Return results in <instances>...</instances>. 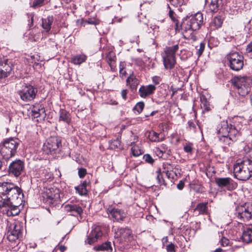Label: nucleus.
<instances>
[{
	"instance_id": "1",
	"label": "nucleus",
	"mask_w": 252,
	"mask_h": 252,
	"mask_svg": "<svg viewBox=\"0 0 252 252\" xmlns=\"http://www.w3.org/2000/svg\"><path fill=\"white\" fill-rule=\"evenodd\" d=\"M23 193L20 188L8 182L0 183V208L8 216H14L20 212Z\"/></svg>"
},
{
	"instance_id": "2",
	"label": "nucleus",
	"mask_w": 252,
	"mask_h": 252,
	"mask_svg": "<svg viewBox=\"0 0 252 252\" xmlns=\"http://www.w3.org/2000/svg\"><path fill=\"white\" fill-rule=\"evenodd\" d=\"M233 173L239 180H248L252 176V160L248 158L237 160L234 165Z\"/></svg>"
},
{
	"instance_id": "3",
	"label": "nucleus",
	"mask_w": 252,
	"mask_h": 252,
	"mask_svg": "<svg viewBox=\"0 0 252 252\" xmlns=\"http://www.w3.org/2000/svg\"><path fill=\"white\" fill-rule=\"evenodd\" d=\"M203 23V16L202 13L197 12L191 15L188 22V28H187V30H185L184 36L188 39L195 40L196 37L193 32L199 30Z\"/></svg>"
},
{
	"instance_id": "4",
	"label": "nucleus",
	"mask_w": 252,
	"mask_h": 252,
	"mask_svg": "<svg viewBox=\"0 0 252 252\" xmlns=\"http://www.w3.org/2000/svg\"><path fill=\"white\" fill-rule=\"evenodd\" d=\"M19 144V141L16 138H9L5 140L0 144V154L3 158L8 160L14 156Z\"/></svg>"
},
{
	"instance_id": "5",
	"label": "nucleus",
	"mask_w": 252,
	"mask_h": 252,
	"mask_svg": "<svg viewBox=\"0 0 252 252\" xmlns=\"http://www.w3.org/2000/svg\"><path fill=\"white\" fill-rule=\"evenodd\" d=\"M232 83L239 95L245 96L251 91L252 79L248 76H236L232 80Z\"/></svg>"
},
{
	"instance_id": "6",
	"label": "nucleus",
	"mask_w": 252,
	"mask_h": 252,
	"mask_svg": "<svg viewBox=\"0 0 252 252\" xmlns=\"http://www.w3.org/2000/svg\"><path fill=\"white\" fill-rule=\"evenodd\" d=\"M231 127L229 126L227 122L222 121L220 123V127H218V138L220 142L225 146H230L236 140L234 135L231 134Z\"/></svg>"
},
{
	"instance_id": "7",
	"label": "nucleus",
	"mask_w": 252,
	"mask_h": 252,
	"mask_svg": "<svg viewBox=\"0 0 252 252\" xmlns=\"http://www.w3.org/2000/svg\"><path fill=\"white\" fill-rule=\"evenodd\" d=\"M178 44L166 47L162 54L163 64L166 69H171L176 64L175 53L178 50Z\"/></svg>"
},
{
	"instance_id": "8",
	"label": "nucleus",
	"mask_w": 252,
	"mask_h": 252,
	"mask_svg": "<svg viewBox=\"0 0 252 252\" xmlns=\"http://www.w3.org/2000/svg\"><path fill=\"white\" fill-rule=\"evenodd\" d=\"M60 198V190L57 188L46 189L42 193L43 201L49 205H54L59 200Z\"/></svg>"
},
{
	"instance_id": "9",
	"label": "nucleus",
	"mask_w": 252,
	"mask_h": 252,
	"mask_svg": "<svg viewBox=\"0 0 252 252\" xmlns=\"http://www.w3.org/2000/svg\"><path fill=\"white\" fill-rule=\"evenodd\" d=\"M230 68L235 71L241 70L244 65V57L238 52L230 53L227 55Z\"/></svg>"
},
{
	"instance_id": "10",
	"label": "nucleus",
	"mask_w": 252,
	"mask_h": 252,
	"mask_svg": "<svg viewBox=\"0 0 252 252\" xmlns=\"http://www.w3.org/2000/svg\"><path fill=\"white\" fill-rule=\"evenodd\" d=\"M37 89L31 85H25L22 86L18 94L21 99L26 102L31 101L33 100L37 94Z\"/></svg>"
},
{
	"instance_id": "11",
	"label": "nucleus",
	"mask_w": 252,
	"mask_h": 252,
	"mask_svg": "<svg viewBox=\"0 0 252 252\" xmlns=\"http://www.w3.org/2000/svg\"><path fill=\"white\" fill-rule=\"evenodd\" d=\"M102 227L99 225H94L92 229L85 240V243L92 245L100 239L102 236Z\"/></svg>"
},
{
	"instance_id": "12",
	"label": "nucleus",
	"mask_w": 252,
	"mask_h": 252,
	"mask_svg": "<svg viewBox=\"0 0 252 252\" xmlns=\"http://www.w3.org/2000/svg\"><path fill=\"white\" fill-rule=\"evenodd\" d=\"M215 183L219 188H225L229 191L235 189L237 187V184L229 177L217 178Z\"/></svg>"
},
{
	"instance_id": "13",
	"label": "nucleus",
	"mask_w": 252,
	"mask_h": 252,
	"mask_svg": "<svg viewBox=\"0 0 252 252\" xmlns=\"http://www.w3.org/2000/svg\"><path fill=\"white\" fill-rule=\"evenodd\" d=\"M107 212L114 221H123L126 217V213L124 210L118 208H109L107 209Z\"/></svg>"
},
{
	"instance_id": "14",
	"label": "nucleus",
	"mask_w": 252,
	"mask_h": 252,
	"mask_svg": "<svg viewBox=\"0 0 252 252\" xmlns=\"http://www.w3.org/2000/svg\"><path fill=\"white\" fill-rule=\"evenodd\" d=\"M235 216L239 221L249 220L252 217L251 208H246L243 206L238 207Z\"/></svg>"
},
{
	"instance_id": "15",
	"label": "nucleus",
	"mask_w": 252,
	"mask_h": 252,
	"mask_svg": "<svg viewBox=\"0 0 252 252\" xmlns=\"http://www.w3.org/2000/svg\"><path fill=\"white\" fill-rule=\"evenodd\" d=\"M24 169V163L21 160H16L10 164L9 172L15 177H18L22 174Z\"/></svg>"
},
{
	"instance_id": "16",
	"label": "nucleus",
	"mask_w": 252,
	"mask_h": 252,
	"mask_svg": "<svg viewBox=\"0 0 252 252\" xmlns=\"http://www.w3.org/2000/svg\"><path fill=\"white\" fill-rule=\"evenodd\" d=\"M62 146V139L60 137L52 136L47 140V147L50 152L60 151Z\"/></svg>"
},
{
	"instance_id": "17",
	"label": "nucleus",
	"mask_w": 252,
	"mask_h": 252,
	"mask_svg": "<svg viewBox=\"0 0 252 252\" xmlns=\"http://www.w3.org/2000/svg\"><path fill=\"white\" fill-rule=\"evenodd\" d=\"M64 209L65 212L73 216H80L83 213L82 208L78 204L68 203L64 205Z\"/></svg>"
},
{
	"instance_id": "18",
	"label": "nucleus",
	"mask_w": 252,
	"mask_h": 252,
	"mask_svg": "<svg viewBox=\"0 0 252 252\" xmlns=\"http://www.w3.org/2000/svg\"><path fill=\"white\" fill-rule=\"evenodd\" d=\"M156 87L154 85L141 86L138 91L139 94L142 98H146L153 94L156 91Z\"/></svg>"
},
{
	"instance_id": "19",
	"label": "nucleus",
	"mask_w": 252,
	"mask_h": 252,
	"mask_svg": "<svg viewBox=\"0 0 252 252\" xmlns=\"http://www.w3.org/2000/svg\"><path fill=\"white\" fill-rule=\"evenodd\" d=\"M241 118L237 117L234 118L233 124H230V126L231 128L230 132L232 135H234L235 138L239 135V131L241 130L242 125L241 122Z\"/></svg>"
},
{
	"instance_id": "20",
	"label": "nucleus",
	"mask_w": 252,
	"mask_h": 252,
	"mask_svg": "<svg viewBox=\"0 0 252 252\" xmlns=\"http://www.w3.org/2000/svg\"><path fill=\"white\" fill-rule=\"evenodd\" d=\"M31 115L34 118H44L45 116V110L44 107L39 104L33 105Z\"/></svg>"
},
{
	"instance_id": "21",
	"label": "nucleus",
	"mask_w": 252,
	"mask_h": 252,
	"mask_svg": "<svg viewBox=\"0 0 252 252\" xmlns=\"http://www.w3.org/2000/svg\"><path fill=\"white\" fill-rule=\"evenodd\" d=\"M59 121L69 125L71 121V116L69 112L63 109H61L59 112Z\"/></svg>"
},
{
	"instance_id": "22",
	"label": "nucleus",
	"mask_w": 252,
	"mask_h": 252,
	"mask_svg": "<svg viewBox=\"0 0 252 252\" xmlns=\"http://www.w3.org/2000/svg\"><path fill=\"white\" fill-rule=\"evenodd\" d=\"M209 4V9L213 12H217L222 4V0H205Z\"/></svg>"
},
{
	"instance_id": "23",
	"label": "nucleus",
	"mask_w": 252,
	"mask_h": 252,
	"mask_svg": "<svg viewBox=\"0 0 252 252\" xmlns=\"http://www.w3.org/2000/svg\"><path fill=\"white\" fill-rule=\"evenodd\" d=\"M126 85L132 90H136L139 83V80L133 74L130 76L126 79Z\"/></svg>"
},
{
	"instance_id": "24",
	"label": "nucleus",
	"mask_w": 252,
	"mask_h": 252,
	"mask_svg": "<svg viewBox=\"0 0 252 252\" xmlns=\"http://www.w3.org/2000/svg\"><path fill=\"white\" fill-rule=\"evenodd\" d=\"M223 22L222 19L220 16L214 17L211 21L209 25V28L211 31H214L221 27Z\"/></svg>"
},
{
	"instance_id": "25",
	"label": "nucleus",
	"mask_w": 252,
	"mask_h": 252,
	"mask_svg": "<svg viewBox=\"0 0 252 252\" xmlns=\"http://www.w3.org/2000/svg\"><path fill=\"white\" fill-rule=\"evenodd\" d=\"M90 181L85 180L79 186L75 187V189L76 191L80 195H86L88 193V190L87 187L90 184Z\"/></svg>"
},
{
	"instance_id": "26",
	"label": "nucleus",
	"mask_w": 252,
	"mask_h": 252,
	"mask_svg": "<svg viewBox=\"0 0 252 252\" xmlns=\"http://www.w3.org/2000/svg\"><path fill=\"white\" fill-rule=\"evenodd\" d=\"M242 239L244 242L247 243L252 242V226L244 228Z\"/></svg>"
},
{
	"instance_id": "27",
	"label": "nucleus",
	"mask_w": 252,
	"mask_h": 252,
	"mask_svg": "<svg viewBox=\"0 0 252 252\" xmlns=\"http://www.w3.org/2000/svg\"><path fill=\"white\" fill-rule=\"evenodd\" d=\"M162 173H165L168 178H173L172 172L174 168V165L168 162H164L162 165Z\"/></svg>"
},
{
	"instance_id": "28",
	"label": "nucleus",
	"mask_w": 252,
	"mask_h": 252,
	"mask_svg": "<svg viewBox=\"0 0 252 252\" xmlns=\"http://www.w3.org/2000/svg\"><path fill=\"white\" fill-rule=\"evenodd\" d=\"M201 107L203 109V112H208L211 110V105L209 101L204 94H201L200 97Z\"/></svg>"
},
{
	"instance_id": "29",
	"label": "nucleus",
	"mask_w": 252,
	"mask_h": 252,
	"mask_svg": "<svg viewBox=\"0 0 252 252\" xmlns=\"http://www.w3.org/2000/svg\"><path fill=\"white\" fill-rule=\"evenodd\" d=\"M207 205L208 202L199 203L194 209V212L197 215L200 214H207Z\"/></svg>"
},
{
	"instance_id": "30",
	"label": "nucleus",
	"mask_w": 252,
	"mask_h": 252,
	"mask_svg": "<svg viewBox=\"0 0 252 252\" xmlns=\"http://www.w3.org/2000/svg\"><path fill=\"white\" fill-rule=\"evenodd\" d=\"M53 22L52 16H48L46 18L42 19V27L46 32L50 31Z\"/></svg>"
},
{
	"instance_id": "31",
	"label": "nucleus",
	"mask_w": 252,
	"mask_h": 252,
	"mask_svg": "<svg viewBox=\"0 0 252 252\" xmlns=\"http://www.w3.org/2000/svg\"><path fill=\"white\" fill-rule=\"evenodd\" d=\"M94 250L96 251H107L111 252L112 251V247L110 242H106L104 243L94 247Z\"/></svg>"
},
{
	"instance_id": "32",
	"label": "nucleus",
	"mask_w": 252,
	"mask_h": 252,
	"mask_svg": "<svg viewBox=\"0 0 252 252\" xmlns=\"http://www.w3.org/2000/svg\"><path fill=\"white\" fill-rule=\"evenodd\" d=\"M0 68L3 70L5 74L9 75L12 70L10 62L8 60H4L0 62Z\"/></svg>"
},
{
	"instance_id": "33",
	"label": "nucleus",
	"mask_w": 252,
	"mask_h": 252,
	"mask_svg": "<svg viewBox=\"0 0 252 252\" xmlns=\"http://www.w3.org/2000/svg\"><path fill=\"white\" fill-rule=\"evenodd\" d=\"M7 230L12 233H16L17 234H21L22 226L19 223L15 222L10 223L8 227Z\"/></svg>"
},
{
	"instance_id": "34",
	"label": "nucleus",
	"mask_w": 252,
	"mask_h": 252,
	"mask_svg": "<svg viewBox=\"0 0 252 252\" xmlns=\"http://www.w3.org/2000/svg\"><path fill=\"white\" fill-rule=\"evenodd\" d=\"M87 59V56L84 54L77 55L72 59V62L77 65H80L85 62Z\"/></svg>"
},
{
	"instance_id": "35",
	"label": "nucleus",
	"mask_w": 252,
	"mask_h": 252,
	"mask_svg": "<svg viewBox=\"0 0 252 252\" xmlns=\"http://www.w3.org/2000/svg\"><path fill=\"white\" fill-rule=\"evenodd\" d=\"M159 134L154 131H151L149 132L148 138L152 142H158L162 139L159 137Z\"/></svg>"
},
{
	"instance_id": "36",
	"label": "nucleus",
	"mask_w": 252,
	"mask_h": 252,
	"mask_svg": "<svg viewBox=\"0 0 252 252\" xmlns=\"http://www.w3.org/2000/svg\"><path fill=\"white\" fill-rule=\"evenodd\" d=\"M131 233L132 231L131 229L128 227L121 228L120 230V237L122 238H128L131 235Z\"/></svg>"
},
{
	"instance_id": "37",
	"label": "nucleus",
	"mask_w": 252,
	"mask_h": 252,
	"mask_svg": "<svg viewBox=\"0 0 252 252\" xmlns=\"http://www.w3.org/2000/svg\"><path fill=\"white\" fill-rule=\"evenodd\" d=\"M21 235L17 234L16 233H12L11 231L7 230V239L11 242H15L19 238Z\"/></svg>"
},
{
	"instance_id": "38",
	"label": "nucleus",
	"mask_w": 252,
	"mask_h": 252,
	"mask_svg": "<svg viewBox=\"0 0 252 252\" xmlns=\"http://www.w3.org/2000/svg\"><path fill=\"white\" fill-rule=\"evenodd\" d=\"M131 153L133 156L138 157L142 154L143 151L139 146L134 145L131 148Z\"/></svg>"
},
{
	"instance_id": "39",
	"label": "nucleus",
	"mask_w": 252,
	"mask_h": 252,
	"mask_svg": "<svg viewBox=\"0 0 252 252\" xmlns=\"http://www.w3.org/2000/svg\"><path fill=\"white\" fill-rule=\"evenodd\" d=\"M121 146V142L118 138L116 140L109 141V148L111 149L115 150Z\"/></svg>"
},
{
	"instance_id": "40",
	"label": "nucleus",
	"mask_w": 252,
	"mask_h": 252,
	"mask_svg": "<svg viewBox=\"0 0 252 252\" xmlns=\"http://www.w3.org/2000/svg\"><path fill=\"white\" fill-rule=\"evenodd\" d=\"M188 0H169V2L172 5L178 7L185 4Z\"/></svg>"
},
{
	"instance_id": "41",
	"label": "nucleus",
	"mask_w": 252,
	"mask_h": 252,
	"mask_svg": "<svg viewBox=\"0 0 252 252\" xmlns=\"http://www.w3.org/2000/svg\"><path fill=\"white\" fill-rule=\"evenodd\" d=\"M168 7L169 9V11L168 12V15H169V17L171 18V19L172 20V21L173 22H174L175 24H176V25L177 26L178 25V21L176 17V14L175 13L174 11L171 9L169 5L168 6Z\"/></svg>"
},
{
	"instance_id": "42",
	"label": "nucleus",
	"mask_w": 252,
	"mask_h": 252,
	"mask_svg": "<svg viewBox=\"0 0 252 252\" xmlns=\"http://www.w3.org/2000/svg\"><path fill=\"white\" fill-rule=\"evenodd\" d=\"M157 179L158 181V184L160 185H164V181L163 179V176L160 169H158L157 171Z\"/></svg>"
},
{
	"instance_id": "43",
	"label": "nucleus",
	"mask_w": 252,
	"mask_h": 252,
	"mask_svg": "<svg viewBox=\"0 0 252 252\" xmlns=\"http://www.w3.org/2000/svg\"><path fill=\"white\" fill-rule=\"evenodd\" d=\"M145 104L143 101L138 102L134 106V109L140 114L143 111Z\"/></svg>"
},
{
	"instance_id": "44",
	"label": "nucleus",
	"mask_w": 252,
	"mask_h": 252,
	"mask_svg": "<svg viewBox=\"0 0 252 252\" xmlns=\"http://www.w3.org/2000/svg\"><path fill=\"white\" fill-rule=\"evenodd\" d=\"M125 63L124 62H121L119 64V68H120V76L121 77H123L126 76V72L125 70Z\"/></svg>"
},
{
	"instance_id": "45",
	"label": "nucleus",
	"mask_w": 252,
	"mask_h": 252,
	"mask_svg": "<svg viewBox=\"0 0 252 252\" xmlns=\"http://www.w3.org/2000/svg\"><path fill=\"white\" fill-rule=\"evenodd\" d=\"M168 151V147L165 144H161L160 147L157 148L156 152H160L162 154L165 153Z\"/></svg>"
},
{
	"instance_id": "46",
	"label": "nucleus",
	"mask_w": 252,
	"mask_h": 252,
	"mask_svg": "<svg viewBox=\"0 0 252 252\" xmlns=\"http://www.w3.org/2000/svg\"><path fill=\"white\" fill-rule=\"evenodd\" d=\"M246 54L248 57L252 59V41L248 45Z\"/></svg>"
},
{
	"instance_id": "47",
	"label": "nucleus",
	"mask_w": 252,
	"mask_h": 252,
	"mask_svg": "<svg viewBox=\"0 0 252 252\" xmlns=\"http://www.w3.org/2000/svg\"><path fill=\"white\" fill-rule=\"evenodd\" d=\"M205 49V44L203 42H201L199 45V47L197 49L196 54L198 57H200L203 53Z\"/></svg>"
},
{
	"instance_id": "48",
	"label": "nucleus",
	"mask_w": 252,
	"mask_h": 252,
	"mask_svg": "<svg viewBox=\"0 0 252 252\" xmlns=\"http://www.w3.org/2000/svg\"><path fill=\"white\" fill-rule=\"evenodd\" d=\"M184 150L186 153H191L192 151V144L189 143L184 146Z\"/></svg>"
},
{
	"instance_id": "49",
	"label": "nucleus",
	"mask_w": 252,
	"mask_h": 252,
	"mask_svg": "<svg viewBox=\"0 0 252 252\" xmlns=\"http://www.w3.org/2000/svg\"><path fill=\"white\" fill-rule=\"evenodd\" d=\"M144 160L150 164H153L154 162V159L149 154H146L143 156Z\"/></svg>"
},
{
	"instance_id": "50",
	"label": "nucleus",
	"mask_w": 252,
	"mask_h": 252,
	"mask_svg": "<svg viewBox=\"0 0 252 252\" xmlns=\"http://www.w3.org/2000/svg\"><path fill=\"white\" fill-rule=\"evenodd\" d=\"M78 176L82 179L87 174V170L84 168H80L78 169Z\"/></svg>"
},
{
	"instance_id": "51",
	"label": "nucleus",
	"mask_w": 252,
	"mask_h": 252,
	"mask_svg": "<svg viewBox=\"0 0 252 252\" xmlns=\"http://www.w3.org/2000/svg\"><path fill=\"white\" fill-rule=\"evenodd\" d=\"M166 249L167 252H175V245L172 243L166 246Z\"/></svg>"
},
{
	"instance_id": "52",
	"label": "nucleus",
	"mask_w": 252,
	"mask_h": 252,
	"mask_svg": "<svg viewBox=\"0 0 252 252\" xmlns=\"http://www.w3.org/2000/svg\"><path fill=\"white\" fill-rule=\"evenodd\" d=\"M188 124L189 130H192L194 132L196 131V125L193 122L189 121Z\"/></svg>"
},
{
	"instance_id": "53",
	"label": "nucleus",
	"mask_w": 252,
	"mask_h": 252,
	"mask_svg": "<svg viewBox=\"0 0 252 252\" xmlns=\"http://www.w3.org/2000/svg\"><path fill=\"white\" fill-rule=\"evenodd\" d=\"M44 0H34L33 4H32V7H35L36 6H40L42 5Z\"/></svg>"
},
{
	"instance_id": "54",
	"label": "nucleus",
	"mask_w": 252,
	"mask_h": 252,
	"mask_svg": "<svg viewBox=\"0 0 252 252\" xmlns=\"http://www.w3.org/2000/svg\"><path fill=\"white\" fill-rule=\"evenodd\" d=\"M152 81L155 84H158L161 81V78L159 76H155L152 78Z\"/></svg>"
},
{
	"instance_id": "55",
	"label": "nucleus",
	"mask_w": 252,
	"mask_h": 252,
	"mask_svg": "<svg viewBox=\"0 0 252 252\" xmlns=\"http://www.w3.org/2000/svg\"><path fill=\"white\" fill-rule=\"evenodd\" d=\"M127 90L126 89L123 90L121 92V95L124 100L127 98Z\"/></svg>"
},
{
	"instance_id": "56",
	"label": "nucleus",
	"mask_w": 252,
	"mask_h": 252,
	"mask_svg": "<svg viewBox=\"0 0 252 252\" xmlns=\"http://www.w3.org/2000/svg\"><path fill=\"white\" fill-rule=\"evenodd\" d=\"M86 22L89 24H92V25H96L97 24V22L95 20L93 19H88Z\"/></svg>"
},
{
	"instance_id": "57",
	"label": "nucleus",
	"mask_w": 252,
	"mask_h": 252,
	"mask_svg": "<svg viewBox=\"0 0 252 252\" xmlns=\"http://www.w3.org/2000/svg\"><path fill=\"white\" fill-rule=\"evenodd\" d=\"M5 71L0 68V78H6L8 75L7 74H5Z\"/></svg>"
},
{
	"instance_id": "58",
	"label": "nucleus",
	"mask_w": 252,
	"mask_h": 252,
	"mask_svg": "<svg viewBox=\"0 0 252 252\" xmlns=\"http://www.w3.org/2000/svg\"><path fill=\"white\" fill-rule=\"evenodd\" d=\"M184 182L182 181H180L179 183L178 184L177 187L179 189L181 190L184 188Z\"/></svg>"
},
{
	"instance_id": "59",
	"label": "nucleus",
	"mask_w": 252,
	"mask_h": 252,
	"mask_svg": "<svg viewBox=\"0 0 252 252\" xmlns=\"http://www.w3.org/2000/svg\"><path fill=\"white\" fill-rule=\"evenodd\" d=\"M110 55H111V54L109 53V54L107 56V58L108 59V63H109L110 65L111 66V64L112 62L113 61H114V59L112 57H109V56H110Z\"/></svg>"
},
{
	"instance_id": "60",
	"label": "nucleus",
	"mask_w": 252,
	"mask_h": 252,
	"mask_svg": "<svg viewBox=\"0 0 252 252\" xmlns=\"http://www.w3.org/2000/svg\"><path fill=\"white\" fill-rule=\"evenodd\" d=\"M137 141H138V137H137V136H134V140H133V142H131L130 144L131 145H132V144H133V143L137 142Z\"/></svg>"
},
{
	"instance_id": "61",
	"label": "nucleus",
	"mask_w": 252,
	"mask_h": 252,
	"mask_svg": "<svg viewBox=\"0 0 252 252\" xmlns=\"http://www.w3.org/2000/svg\"><path fill=\"white\" fill-rule=\"evenodd\" d=\"M66 249V247L64 246H61L60 247V250L62 252H64Z\"/></svg>"
},
{
	"instance_id": "62",
	"label": "nucleus",
	"mask_w": 252,
	"mask_h": 252,
	"mask_svg": "<svg viewBox=\"0 0 252 252\" xmlns=\"http://www.w3.org/2000/svg\"><path fill=\"white\" fill-rule=\"evenodd\" d=\"M158 112L157 111H153L151 113V114L149 115H146V117H149V116H154L155 114H156Z\"/></svg>"
},
{
	"instance_id": "63",
	"label": "nucleus",
	"mask_w": 252,
	"mask_h": 252,
	"mask_svg": "<svg viewBox=\"0 0 252 252\" xmlns=\"http://www.w3.org/2000/svg\"><path fill=\"white\" fill-rule=\"evenodd\" d=\"M30 16L31 17V24L32 25L33 23V14H30Z\"/></svg>"
},
{
	"instance_id": "64",
	"label": "nucleus",
	"mask_w": 252,
	"mask_h": 252,
	"mask_svg": "<svg viewBox=\"0 0 252 252\" xmlns=\"http://www.w3.org/2000/svg\"><path fill=\"white\" fill-rule=\"evenodd\" d=\"M215 252H222V250L220 248H219V249H217Z\"/></svg>"
}]
</instances>
